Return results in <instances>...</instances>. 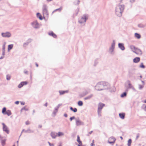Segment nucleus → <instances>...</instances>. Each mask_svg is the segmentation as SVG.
I'll return each mask as SVG.
<instances>
[{
    "instance_id": "1",
    "label": "nucleus",
    "mask_w": 146,
    "mask_h": 146,
    "mask_svg": "<svg viewBox=\"0 0 146 146\" xmlns=\"http://www.w3.org/2000/svg\"><path fill=\"white\" fill-rule=\"evenodd\" d=\"M109 86V84L106 82H102L98 83L95 86L97 90H101L104 88H106Z\"/></svg>"
},
{
    "instance_id": "2",
    "label": "nucleus",
    "mask_w": 146,
    "mask_h": 146,
    "mask_svg": "<svg viewBox=\"0 0 146 146\" xmlns=\"http://www.w3.org/2000/svg\"><path fill=\"white\" fill-rule=\"evenodd\" d=\"M124 6L123 5H119L118 7H116V13L117 16H120L121 15L122 13L124 10Z\"/></svg>"
},
{
    "instance_id": "3",
    "label": "nucleus",
    "mask_w": 146,
    "mask_h": 146,
    "mask_svg": "<svg viewBox=\"0 0 146 146\" xmlns=\"http://www.w3.org/2000/svg\"><path fill=\"white\" fill-rule=\"evenodd\" d=\"M130 48L134 53L138 55H141L142 54V51L139 49L135 47L134 46L131 45Z\"/></svg>"
},
{
    "instance_id": "4",
    "label": "nucleus",
    "mask_w": 146,
    "mask_h": 146,
    "mask_svg": "<svg viewBox=\"0 0 146 146\" xmlns=\"http://www.w3.org/2000/svg\"><path fill=\"white\" fill-rule=\"evenodd\" d=\"M43 15L44 17H47L48 16V13L47 11V8L46 6L44 5L42 7Z\"/></svg>"
},
{
    "instance_id": "5",
    "label": "nucleus",
    "mask_w": 146,
    "mask_h": 146,
    "mask_svg": "<svg viewBox=\"0 0 146 146\" xmlns=\"http://www.w3.org/2000/svg\"><path fill=\"white\" fill-rule=\"evenodd\" d=\"M87 17L85 15L82 16L79 19V22L80 23H82L86 22V20L87 19Z\"/></svg>"
},
{
    "instance_id": "6",
    "label": "nucleus",
    "mask_w": 146,
    "mask_h": 146,
    "mask_svg": "<svg viewBox=\"0 0 146 146\" xmlns=\"http://www.w3.org/2000/svg\"><path fill=\"white\" fill-rule=\"evenodd\" d=\"M115 140L116 139L115 138L111 137L109 139L108 142L110 144H113L114 143L115 141Z\"/></svg>"
},
{
    "instance_id": "7",
    "label": "nucleus",
    "mask_w": 146,
    "mask_h": 146,
    "mask_svg": "<svg viewBox=\"0 0 146 146\" xmlns=\"http://www.w3.org/2000/svg\"><path fill=\"white\" fill-rule=\"evenodd\" d=\"M2 125H3V130L5 131L8 134L9 133V130H8L7 127L3 123H2Z\"/></svg>"
},
{
    "instance_id": "8",
    "label": "nucleus",
    "mask_w": 146,
    "mask_h": 146,
    "mask_svg": "<svg viewBox=\"0 0 146 146\" xmlns=\"http://www.w3.org/2000/svg\"><path fill=\"white\" fill-rule=\"evenodd\" d=\"M32 25L35 28H37L39 27V24L36 21H35L32 23Z\"/></svg>"
},
{
    "instance_id": "9",
    "label": "nucleus",
    "mask_w": 146,
    "mask_h": 146,
    "mask_svg": "<svg viewBox=\"0 0 146 146\" xmlns=\"http://www.w3.org/2000/svg\"><path fill=\"white\" fill-rule=\"evenodd\" d=\"M2 35L4 37H9L11 36V34L8 32L2 33Z\"/></svg>"
},
{
    "instance_id": "10",
    "label": "nucleus",
    "mask_w": 146,
    "mask_h": 146,
    "mask_svg": "<svg viewBox=\"0 0 146 146\" xmlns=\"http://www.w3.org/2000/svg\"><path fill=\"white\" fill-rule=\"evenodd\" d=\"M105 106L104 104L100 103L98 105V111H101L102 109Z\"/></svg>"
},
{
    "instance_id": "11",
    "label": "nucleus",
    "mask_w": 146,
    "mask_h": 146,
    "mask_svg": "<svg viewBox=\"0 0 146 146\" xmlns=\"http://www.w3.org/2000/svg\"><path fill=\"white\" fill-rule=\"evenodd\" d=\"M28 82L27 81L22 82H21L18 85V87L19 88H20L23 87L25 85H26L27 84Z\"/></svg>"
},
{
    "instance_id": "12",
    "label": "nucleus",
    "mask_w": 146,
    "mask_h": 146,
    "mask_svg": "<svg viewBox=\"0 0 146 146\" xmlns=\"http://www.w3.org/2000/svg\"><path fill=\"white\" fill-rule=\"evenodd\" d=\"M77 141L78 143L79 144L78 145V146H80L82 145V142L80 140V137L79 135H78L77 136Z\"/></svg>"
},
{
    "instance_id": "13",
    "label": "nucleus",
    "mask_w": 146,
    "mask_h": 146,
    "mask_svg": "<svg viewBox=\"0 0 146 146\" xmlns=\"http://www.w3.org/2000/svg\"><path fill=\"white\" fill-rule=\"evenodd\" d=\"M140 60V58L138 57L135 58L133 59V62L134 63H137L139 62Z\"/></svg>"
},
{
    "instance_id": "14",
    "label": "nucleus",
    "mask_w": 146,
    "mask_h": 146,
    "mask_svg": "<svg viewBox=\"0 0 146 146\" xmlns=\"http://www.w3.org/2000/svg\"><path fill=\"white\" fill-rule=\"evenodd\" d=\"M51 136L52 138H55L57 136V133L52 132L51 133Z\"/></svg>"
},
{
    "instance_id": "15",
    "label": "nucleus",
    "mask_w": 146,
    "mask_h": 146,
    "mask_svg": "<svg viewBox=\"0 0 146 146\" xmlns=\"http://www.w3.org/2000/svg\"><path fill=\"white\" fill-rule=\"evenodd\" d=\"M118 46L122 50H123L125 49L123 44L121 43H119Z\"/></svg>"
},
{
    "instance_id": "16",
    "label": "nucleus",
    "mask_w": 146,
    "mask_h": 146,
    "mask_svg": "<svg viewBox=\"0 0 146 146\" xmlns=\"http://www.w3.org/2000/svg\"><path fill=\"white\" fill-rule=\"evenodd\" d=\"M119 116L122 119H124L125 117V114L124 113H120L119 114Z\"/></svg>"
},
{
    "instance_id": "17",
    "label": "nucleus",
    "mask_w": 146,
    "mask_h": 146,
    "mask_svg": "<svg viewBox=\"0 0 146 146\" xmlns=\"http://www.w3.org/2000/svg\"><path fill=\"white\" fill-rule=\"evenodd\" d=\"M76 125H79L83 124L82 122L79 120L76 121Z\"/></svg>"
},
{
    "instance_id": "18",
    "label": "nucleus",
    "mask_w": 146,
    "mask_h": 146,
    "mask_svg": "<svg viewBox=\"0 0 146 146\" xmlns=\"http://www.w3.org/2000/svg\"><path fill=\"white\" fill-rule=\"evenodd\" d=\"M48 34L50 36H52L54 38L56 37V35L52 32L49 33Z\"/></svg>"
},
{
    "instance_id": "19",
    "label": "nucleus",
    "mask_w": 146,
    "mask_h": 146,
    "mask_svg": "<svg viewBox=\"0 0 146 146\" xmlns=\"http://www.w3.org/2000/svg\"><path fill=\"white\" fill-rule=\"evenodd\" d=\"M13 47V45L12 44L9 45L8 47V51H9Z\"/></svg>"
},
{
    "instance_id": "20",
    "label": "nucleus",
    "mask_w": 146,
    "mask_h": 146,
    "mask_svg": "<svg viewBox=\"0 0 146 146\" xmlns=\"http://www.w3.org/2000/svg\"><path fill=\"white\" fill-rule=\"evenodd\" d=\"M37 16L38 18L40 20H41L42 19V16L41 15L40 13H37Z\"/></svg>"
},
{
    "instance_id": "21",
    "label": "nucleus",
    "mask_w": 146,
    "mask_h": 146,
    "mask_svg": "<svg viewBox=\"0 0 146 146\" xmlns=\"http://www.w3.org/2000/svg\"><path fill=\"white\" fill-rule=\"evenodd\" d=\"M11 113L10 111L9 110H7L6 111V112L4 114H7L8 116H9L11 115Z\"/></svg>"
},
{
    "instance_id": "22",
    "label": "nucleus",
    "mask_w": 146,
    "mask_h": 146,
    "mask_svg": "<svg viewBox=\"0 0 146 146\" xmlns=\"http://www.w3.org/2000/svg\"><path fill=\"white\" fill-rule=\"evenodd\" d=\"M28 110V108L24 107L23 108H22L21 110V112H23L24 111H27Z\"/></svg>"
},
{
    "instance_id": "23",
    "label": "nucleus",
    "mask_w": 146,
    "mask_h": 146,
    "mask_svg": "<svg viewBox=\"0 0 146 146\" xmlns=\"http://www.w3.org/2000/svg\"><path fill=\"white\" fill-rule=\"evenodd\" d=\"M135 36L138 39H139L141 37V35L137 33H135Z\"/></svg>"
},
{
    "instance_id": "24",
    "label": "nucleus",
    "mask_w": 146,
    "mask_h": 146,
    "mask_svg": "<svg viewBox=\"0 0 146 146\" xmlns=\"http://www.w3.org/2000/svg\"><path fill=\"white\" fill-rule=\"evenodd\" d=\"M59 93L60 95H62L66 93H67L68 91H59Z\"/></svg>"
},
{
    "instance_id": "25",
    "label": "nucleus",
    "mask_w": 146,
    "mask_h": 146,
    "mask_svg": "<svg viewBox=\"0 0 146 146\" xmlns=\"http://www.w3.org/2000/svg\"><path fill=\"white\" fill-rule=\"evenodd\" d=\"M57 136H61L64 135V133L62 132H58V133H57Z\"/></svg>"
},
{
    "instance_id": "26",
    "label": "nucleus",
    "mask_w": 146,
    "mask_h": 146,
    "mask_svg": "<svg viewBox=\"0 0 146 146\" xmlns=\"http://www.w3.org/2000/svg\"><path fill=\"white\" fill-rule=\"evenodd\" d=\"M80 1L79 0H77L75 1L74 3L75 5H78L80 3Z\"/></svg>"
},
{
    "instance_id": "27",
    "label": "nucleus",
    "mask_w": 146,
    "mask_h": 146,
    "mask_svg": "<svg viewBox=\"0 0 146 146\" xmlns=\"http://www.w3.org/2000/svg\"><path fill=\"white\" fill-rule=\"evenodd\" d=\"M132 141L131 139H129L128 142V146H130L131 143Z\"/></svg>"
},
{
    "instance_id": "28",
    "label": "nucleus",
    "mask_w": 146,
    "mask_h": 146,
    "mask_svg": "<svg viewBox=\"0 0 146 146\" xmlns=\"http://www.w3.org/2000/svg\"><path fill=\"white\" fill-rule=\"evenodd\" d=\"M78 106H82L83 104V102L81 101H79L78 103Z\"/></svg>"
},
{
    "instance_id": "29",
    "label": "nucleus",
    "mask_w": 146,
    "mask_h": 146,
    "mask_svg": "<svg viewBox=\"0 0 146 146\" xmlns=\"http://www.w3.org/2000/svg\"><path fill=\"white\" fill-rule=\"evenodd\" d=\"M6 108H4L2 111V113L3 114H4L6 112Z\"/></svg>"
},
{
    "instance_id": "30",
    "label": "nucleus",
    "mask_w": 146,
    "mask_h": 146,
    "mask_svg": "<svg viewBox=\"0 0 146 146\" xmlns=\"http://www.w3.org/2000/svg\"><path fill=\"white\" fill-rule=\"evenodd\" d=\"M128 85H129V88H132V86L131 84L130 83V82L129 81H128Z\"/></svg>"
},
{
    "instance_id": "31",
    "label": "nucleus",
    "mask_w": 146,
    "mask_h": 146,
    "mask_svg": "<svg viewBox=\"0 0 146 146\" xmlns=\"http://www.w3.org/2000/svg\"><path fill=\"white\" fill-rule=\"evenodd\" d=\"M142 82L143 83V85H139V88L140 89H141L142 88H143V86H144V82L142 81Z\"/></svg>"
},
{
    "instance_id": "32",
    "label": "nucleus",
    "mask_w": 146,
    "mask_h": 146,
    "mask_svg": "<svg viewBox=\"0 0 146 146\" xmlns=\"http://www.w3.org/2000/svg\"><path fill=\"white\" fill-rule=\"evenodd\" d=\"M126 96V92H124L121 94V97H123L124 96Z\"/></svg>"
},
{
    "instance_id": "33",
    "label": "nucleus",
    "mask_w": 146,
    "mask_h": 146,
    "mask_svg": "<svg viewBox=\"0 0 146 146\" xmlns=\"http://www.w3.org/2000/svg\"><path fill=\"white\" fill-rule=\"evenodd\" d=\"M140 67L141 68H144L145 67V66L143 65V63H142L140 65Z\"/></svg>"
},
{
    "instance_id": "34",
    "label": "nucleus",
    "mask_w": 146,
    "mask_h": 146,
    "mask_svg": "<svg viewBox=\"0 0 146 146\" xmlns=\"http://www.w3.org/2000/svg\"><path fill=\"white\" fill-rule=\"evenodd\" d=\"M92 97V95H91L89 96H88L85 98V100L89 99L91 98Z\"/></svg>"
},
{
    "instance_id": "35",
    "label": "nucleus",
    "mask_w": 146,
    "mask_h": 146,
    "mask_svg": "<svg viewBox=\"0 0 146 146\" xmlns=\"http://www.w3.org/2000/svg\"><path fill=\"white\" fill-rule=\"evenodd\" d=\"M7 79L8 80H10L11 78V76L9 75H8L7 76Z\"/></svg>"
},
{
    "instance_id": "36",
    "label": "nucleus",
    "mask_w": 146,
    "mask_h": 146,
    "mask_svg": "<svg viewBox=\"0 0 146 146\" xmlns=\"http://www.w3.org/2000/svg\"><path fill=\"white\" fill-rule=\"evenodd\" d=\"M5 140H2L1 141V143L2 145L4 146L5 144Z\"/></svg>"
},
{
    "instance_id": "37",
    "label": "nucleus",
    "mask_w": 146,
    "mask_h": 146,
    "mask_svg": "<svg viewBox=\"0 0 146 146\" xmlns=\"http://www.w3.org/2000/svg\"><path fill=\"white\" fill-rule=\"evenodd\" d=\"M72 111H73L74 112H76L77 111V110L76 108H74L73 109Z\"/></svg>"
},
{
    "instance_id": "38",
    "label": "nucleus",
    "mask_w": 146,
    "mask_h": 146,
    "mask_svg": "<svg viewBox=\"0 0 146 146\" xmlns=\"http://www.w3.org/2000/svg\"><path fill=\"white\" fill-rule=\"evenodd\" d=\"M30 124V122L29 121H27L25 122V124L26 125H28Z\"/></svg>"
},
{
    "instance_id": "39",
    "label": "nucleus",
    "mask_w": 146,
    "mask_h": 146,
    "mask_svg": "<svg viewBox=\"0 0 146 146\" xmlns=\"http://www.w3.org/2000/svg\"><path fill=\"white\" fill-rule=\"evenodd\" d=\"M5 44H4L3 46V51H5Z\"/></svg>"
},
{
    "instance_id": "40",
    "label": "nucleus",
    "mask_w": 146,
    "mask_h": 146,
    "mask_svg": "<svg viewBox=\"0 0 146 146\" xmlns=\"http://www.w3.org/2000/svg\"><path fill=\"white\" fill-rule=\"evenodd\" d=\"M91 146H93L94 145V140H93L92 141V143L91 144Z\"/></svg>"
},
{
    "instance_id": "41",
    "label": "nucleus",
    "mask_w": 146,
    "mask_h": 146,
    "mask_svg": "<svg viewBox=\"0 0 146 146\" xmlns=\"http://www.w3.org/2000/svg\"><path fill=\"white\" fill-rule=\"evenodd\" d=\"M75 119V117L74 116L71 117L70 118V121H72L73 119Z\"/></svg>"
},
{
    "instance_id": "42",
    "label": "nucleus",
    "mask_w": 146,
    "mask_h": 146,
    "mask_svg": "<svg viewBox=\"0 0 146 146\" xmlns=\"http://www.w3.org/2000/svg\"><path fill=\"white\" fill-rule=\"evenodd\" d=\"M92 132H93V131H91L90 132L88 133L87 134V135L88 136H89L90 134H91L92 133Z\"/></svg>"
},
{
    "instance_id": "43",
    "label": "nucleus",
    "mask_w": 146,
    "mask_h": 146,
    "mask_svg": "<svg viewBox=\"0 0 146 146\" xmlns=\"http://www.w3.org/2000/svg\"><path fill=\"white\" fill-rule=\"evenodd\" d=\"M50 146H54V145L53 144H51L49 142H48Z\"/></svg>"
},
{
    "instance_id": "44",
    "label": "nucleus",
    "mask_w": 146,
    "mask_h": 146,
    "mask_svg": "<svg viewBox=\"0 0 146 146\" xmlns=\"http://www.w3.org/2000/svg\"><path fill=\"white\" fill-rule=\"evenodd\" d=\"M115 46V43H113L112 44V47L114 48V46Z\"/></svg>"
},
{
    "instance_id": "45",
    "label": "nucleus",
    "mask_w": 146,
    "mask_h": 146,
    "mask_svg": "<svg viewBox=\"0 0 146 146\" xmlns=\"http://www.w3.org/2000/svg\"><path fill=\"white\" fill-rule=\"evenodd\" d=\"M15 104H19V101H16L15 102Z\"/></svg>"
},
{
    "instance_id": "46",
    "label": "nucleus",
    "mask_w": 146,
    "mask_h": 146,
    "mask_svg": "<svg viewBox=\"0 0 146 146\" xmlns=\"http://www.w3.org/2000/svg\"><path fill=\"white\" fill-rule=\"evenodd\" d=\"M64 116L65 117H67V115L66 113H65L64 114Z\"/></svg>"
},
{
    "instance_id": "47",
    "label": "nucleus",
    "mask_w": 146,
    "mask_h": 146,
    "mask_svg": "<svg viewBox=\"0 0 146 146\" xmlns=\"http://www.w3.org/2000/svg\"><path fill=\"white\" fill-rule=\"evenodd\" d=\"M70 109L72 111L73 110V108L72 107H70Z\"/></svg>"
},
{
    "instance_id": "48",
    "label": "nucleus",
    "mask_w": 146,
    "mask_h": 146,
    "mask_svg": "<svg viewBox=\"0 0 146 146\" xmlns=\"http://www.w3.org/2000/svg\"><path fill=\"white\" fill-rule=\"evenodd\" d=\"M47 106V103H46V104H44V106L46 107Z\"/></svg>"
},
{
    "instance_id": "49",
    "label": "nucleus",
    "mask_w": 146,
    "mask_h": 146,
    "mask_svg": "<svg viewBox=\"0 0 146 146\" xmlns=\"http://www.w3.org/2000/svg\"><path fill=\"white\" fill-rule=\"evenodd\" d=\"M139 134H137V138H138L139 137Z\"/></svg>"
},
{
    "instance_id": "50",
    "label": "nucleus",
    "mask_w": 146,
    "mask_h": 146,
    "mask_svg": "<svg viewBox=\"0 0 146 146\" xmlns=\"http://www.w3.org/2000/svg\"><path fill=\"white\" fill-rule=\"evenodd\" d=\"M25 72V74H27L28 71H25V72Z\"/></svg>"
},
{
    "instance_id": "51",
    "label": "nucleus",
    "mask_w": 146,
    "mask_h": 146,
    "mask_svg": "<svg viewBox=\"0 0 146 146\" xmlns=\"http://www.w3.org/2000/svg\"><path fill=\"white\" fill-rule=\"evenodd\" d=\"M130 1L132 2H133L135 1V0H131Z\"/></svg>"
},
{
    "instance_id": "52",
    "label": "nucleus",
    "mask_w": 146,
    "mask_h": 146,
    "mask_svg": "<svg viewBox=\"0 0 146 146\" xmlns=\"http://www.w3.org/2000/svg\"><path fill=\"white\" fill-rule=\"evenodd\" d=\"M3 55H4L5 54V51H3Z\"/></svg>"
},
{
    "instance_id": "53",
    "label": "nucleus",
    "mask_w": 146,
    "mask_h": 146,
    "mask_svg": "<svg viewBox=\"0 0 146 146\" xmlns=\"http://www.w3.org/2000/svg\"><path fill=\"white\" fill-rule=\"evenodd\" d=\"M21 104L22 105H24L25 104V103H21Z\"/></svg>"
},
{
    "instance_id": "54",
    "label": "nucleus",
    "mask_w": 146,
    "mask_h": 146,
    "mask_svg": "<svg viewBox=\"0 0 146 146\" xmlns=\"http://www.w3.org/2000/svg\"><path fill=\"white\" fill-rule=\"evenodd\" d=\"M52 0H47V1L49 2V1H52Z\"/></svg>"
},
{
    "instance_id": "55",
    "label": "nucleus",
    "mask_w": 146,
    "mask_h": 146,
    "mask_svg": "<svg viewBox=\"0 0 146 146\" xmlns=\"http://www.w3.org/2000/svg\"><path fill=\"white\" fill-rule=\"evenodd\" d=\"M120 138L121 139H123V137H120Z\"/></svg>"
},
{
    "instance_id": "56",
    "label": "nucleus",
    "mask_w": 146,
    "mask_h": 146,
    "mask_svg": "<svg viewBox=\"0 0 146 146\" xmlns=\"http://www.w3.org/2000/svg\"><path fill=\"white\" fill-rule=\"evenodd\" d=\"M36 66L37 67H38V64H36Z\"/></svg>"
},
{
    "instance_id": "57",
    "label": "nucleus",
    "mask_w": 146,
    "mask_h": 146,
    "mask_svg": "<svg viewBox=\"0 0 146 146\" xmlns=\"http://www.w3.org/2000/svg\"><path fill=\"white\" fill-rule=\"evenodd\" d=\"M144 102L145 103H146V100L144 101Z\"/></svg>"
},
{
    "instance_id": "58",
    "label": "nucleus",
    "mask_w": 146,
    "mask_h": 146,
    "mask_svg": "<svg viewBox=\"0 0 146 146\" xmlns=\"http://www.w3.org/2000/svg\"><path fill=\"white\" fill-rule=\"evenodd\" d=\"M2 137H1V136H0V138H1Z\"/></svg>"
},
{
    "instance_id": "59",
    "label": "nucleus",
    "mask_w": 146,
    "mask_h": 146,
    "mask_svg": "<svg viewBox=\"0 0 146 146\" xmlns=\"http://www.w3.org/2000/svg\"><path fill=\"white\" fill-rule=\"evenodd\" d=\"M58 146H62L61 145H59Z\"/></svg>"
},
{
    "instance_id": "60",
    "label": "nucleus",
    "mask_w": 146,
    "mask_h": 146,
    "mask_svg": "<svg viewBox=\"0 0 146 146\" xmlns=\"http://www.w3.org/2000/svg\"><path fill=\"white\" fill-rule=\"evenodd\" d=\"M145 110H146V106L145 107Z\"/></svg>"
},
{
    "instance_id": "61",
    "label": "nucleus",
    "mask_w": 146,
    "mask_h": 146,
    "mask_svg": "<svg viewBox=\"0 0 146 146\" xmlns=\"http://www.w3.org/2000/svg\"><path fill=\"white\" fill-rule=\"evenodd\" d=\"M13 146H15V145H13Z\"/></svg>"
}]
</instances>
